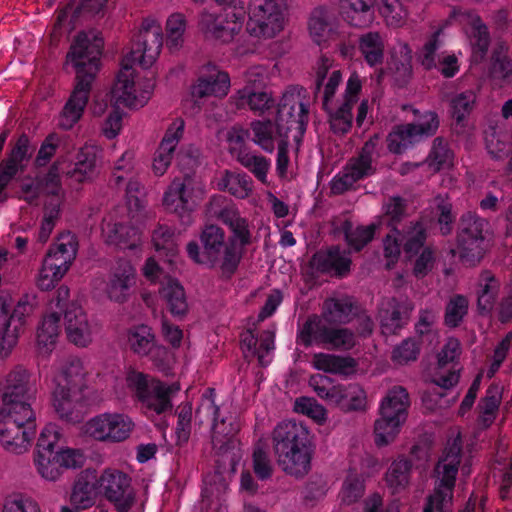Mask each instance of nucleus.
Returning a JSON list of instances; mask_svg holds the SVG:
<instances>
[{
	"label": "nucleus",
	"mask_w": 512,
	"mask_h": 512,
	"mask_svg": "<svg viewBox=\"0 0 512 512\" xmlns=\"http://www.w3.org/2000/svg\"><path fill=\"white\" fill-rule=\"evenodd\" d=\"M163 45L161 25L153 18L143 19L139 32L133 39L131 52L122 61V68L117 75L111 93L117 102L130 108L143 107L149 100L154 83L149 80L142 90H138L134 81L135 71L130 63L138 62L147 69L152 66Z\"/></svg>",
	"instance_id": "obj_1"
},
{
	"label": "nucleus",
	"mask_w": 512,
	"mask_h": 512,
	"mask_svg": "<svg viewBox=\"0 0 512 512\" xmlns=\"http://www.w3.org/2000/svg\"><path fill=\"white\" fill-rule=\"evenodd\" d=\"M103 45L102 38L96 35L91 38L84 31L79 32L70 45L65 64L72 67L75 80L61 112L59 126L62 129H71L83 115L92 85L100 71Z\"/></svg>",
	"instance_id": "obj_2"
},
{
	"label": "nucleus",
	"mask_w": 512,
	"mask_h": 512,
	"mask_svg": "<svg viewBox=\"0 0 512 512\" xmlns=\"http://www.w3.org/2000/svg\"><path fill=\"white\" fill-rule=\"evenodd\" d=\"M407 210V200L399 195L390 196L382 205L378 226L389 230L383 238V253L388 268L397 263L402 251L406 259H411L428 238L427 221L423 216L410 221L403 230L399 229L408 216Z\"/></svg>",
	"instance_id": "obj_3"
},
{
	"label": "nucleus",
	"mask_w": 512,
	"mask_h": 512,
	"mask_svg": "<svg viewBox=\"0 0 512 512\" xmlns=\"http://www.w3.org/2000/svg\"><path fill=\"white\" fill-rule=\"evenodd\" d=\"M278 466L288 475L304 477L311 469L312 435L307 426L294 420L278 423L271 433Z\"/></svg>",
	"instance_id": "obj_4"
},
{
	"label": "nucleus",
	"mask_w": 512,
	"mask_h": 512,
	"mask_svg": "<svg viewBox=\"0 0 512 512\" xmlns=\"http://www.w3.org/2000/svg\"><path fill=\"white\" fill-rule=\"evenodd\" d=\"M228 240L226 233L216 224H206L199 233V243L190 241L186 251L191 260L210 268H219L221 276L230 279L237 271L241 258L227 256Z\"/></svg>",
	"instance_id": "obj_5"
},
{
	"label": "nucleus",
	"mask_w": 512,
	"mask_h": 512,
	"mask_svg": "<svg viewBox=\"0 0 512 512\" xmlns=\"http://www.w3.org/2000/svg\"><path fill=\"white\" fill-rule=\"evenodd\" d=\"M491 236L490 223L476 212L466 211L456 225L455 245L458 258L467 267L483 260Z\"/></svg>",
	"instance_id": "obj_6"
},
{
	"label": "nucleus",
	"mask_w": 512,
	"mask_h": 512,
	"mask_svg": "<svg viewBox=\"0 0 512 512\" xmlns=\"http://www.w3.org/2000/svg\"><path fill=\"white\" fill-rule=\"evenodd\" d=\"M208 213L230 231V235L227 237V256L233 260L236 256H240L242 259L245 248L252 243V233L248 219L241 216L235 203L222 195H216L210 199Z\"/></svg>",
	"instance_id": "obj_7"
},
{
	"label": "nucleus",
	"mask_w": 512,
	"mask_h": 512,
	"mask_svg": "<svg viewBox=\"0 0 512 512\" xmlns=\"http://www.w3.org/2000/svg\"><path fill=\"white\" fill-rule=\"evenodd\" d=\"M461 458L462 444L457 438L445 449L444 456L435 466V472L441 478L433 493L426 498L423 512H449Z\"/></svg>",
	"instance_id": "obj_8"
},
{
	"label": "nucleus",
	"mask_w": 512,
	"mask_h": 512,
	"mask_svg": "<svg viewBox=\"0 0 512 512\" xmlns=\"http://www.w3.org/2000/svg\"><path fill=\"white\" fill-rule=\"evenodd\" d=\"M219 11L203 12L200 16V27L207 37L222 43L231 42L242 30L247 14L242 0H214Z\"/></svg>",
	"instance_id": "obj_9"
},
{
	"label": "nucleus",
	"mask_w": 512,
	"mask_h": 512,
	"mask_svg": "<svg viewBox=\"0 0 512 512\" xmlns=\"http://www.w3.org/2000/svg\"><path fill=\"white\" fill-rule=\"evenodd\" d=\"M36 434L35 414L32 409L0 408V443L14 454L28 451Z\"/></svg>",
	"instance_id": "obj_10"
},
{
	"label": "nucleus",
	"mask_w": 512,
	"mask_h": 512,
	"mask_svg": "<svg viewBox=\"0 0 512 512\" xmlns=\"http://www.w3.org/2000/svg\"><path fill=\"white\" fill-rule=\"evenodd\" d=\"M34 298L24 295L11 311L9 304L0 298V357L6 358L23 333L27 318L33 313Z\"/></svg>",
	"instance_id": "obj_11"
},
{
	"label": "nucleus",
	"mask_w": 512,
	"mask_h": 512,
	"mask_svg": "<svg viewBox=\"0 0 512 512\" xmlns=\"http://www.w3.org/2000/svg\"><path fill=\"white\" fill-rule=\"evenodd\" d=\"M285 0H251L246 31L256 38H273L283 30Z\"/></svg>",
	"instance_id": "obj_12"
},
{
	"label": "nucleus",
	"mask_w": 512,
	"mask_h": 512,
	"mask_svg": "<svg viewBox=\"0 0 512 512\" xmlns=\"http://www.w3.org/2000/svg\"><path fill=\"white\" fill-rule=\"evenodd\" d=\"M275 121L288 134L296 129L303 134L309 122V99L307 90L298 85L289 86L278 104Z\"/></svg>",
	"instance_id": "obj_13"
},
{
	"label": "nucleus",
	"mask_w": 512,
	"mask_h": 512,
	"mask_svg": "<svg viewBox=\"0 0 512 512\" xmlns=\"http://www.w3.org/2000/svg\"><path fill=\"white\" fill-rule=\"evenodd\" d=\"M439 124L438 114L434 111H426L418 116L416 123L395 126L387 136L389 151L395 154L402 153L415 141L433 136Z\"/></svg>",
	"instance_id": "obj_14"
},
{
	"label": "nucleus",
	"mask_w": 512,
	"mask_h": 512,
	"mask_svg": "<svg viewBox=\"0 0 512 512\" xmlns=\"http://www.w3.org/2000/svg\"><path fill=\"white\" fill-rule=\"evenodd\" d=\"M31 373L23 366H15L5 378L0 390V408L32 409L29 403L34 394Z\"/></svg>",
	"instance_id": "obj_15"
},
{
	"label": "nucleus",
	"mask_w": 512,
	"mask_h": 512,
	"mask_svg": "<svg viewBox=\"0 0 512 512\" xmlns=\"http://www.w3.org/2000/svg\"><path fill=\"white\" fill-rule=\"evenodd\" d=\"M133 429L131 418L121 413H103L85 424V433L100 442H123L130 437Z\"/></svg>",
	"instance_id": "obj_16"
},
{
	"label": "nucleus",
	"mask_w": 512,
	"mask_h": 512,
	"mask_svg": "<svg viewBox=\"0 0 512 512\" xmlns=\"http://www.w3.org/2000/svg\"><path fill=\"white\" fill-rule=\"evenodd\" d=\"M105 498L117 512H129L135 503V491L131 477L117 469H105L98 479Z\"/></svg>",
	"instance_id": "obj_17"
},
{
	"label": "nucleus",
	"mask_w": 512,
	"mask_h": 512,
	"mask_svg": "<svg viewBox=\"0 0 512 512\" xmlns=\"http://www.w3.org/2000/svg\"><path fill=\"white\" fill-rule=\"evenodd\" d=\"M461 343L457 338H449L437 356V368L432 382L443 389H450L458 384L460 370L458 359L461 355Z\"/></svg>",
	"instance_id": "obj_18"
},
{
	"label": "nucleus",
	"mask_w": 512,
	"mask_h": 512,
	"mask_svg": "<svg viewBox=\"0 0 512 512\" xmlns=\"http://www.w3.org/2000/svg\"><path fill=\"white\" fill-rule=\"evenodd\" d=\"M127 343L130 350L139 357H148L156 365L161 364L167 356V348L159 344L152 327L139 324L127 331Z\"/></svg>",
	"instance_id": "obj_19"
},
{
	"label": "nucleus",
	"mask_w": 512,
	"mask_h": 512,
	"mask_svg": "<svg viewBox=\"0 0 512 512\" xmlns=\"http://www.w3.org/2000/svg\"><path fill=\"white\" fill-rule=\"evenodd\" d=\"M90 400L86 392L76 390H63L55 388L53 391V407L58 417L72 424L82 422L89 411Z\"/></svg>",
	"instance_id": "obj_20"
},
{
	"label": "nucleus",
	"mask_w": 512,
	"mask_h": 512,
	"mask_svg": "<svg viewBox=\"0 0 512 512\" xmlns=\"http://www.w3.org/2000/svg\"><path fill=\"white\" fill-rule=\"evenodd\" d=\"M310 267L320 274H329L344 278L350 274L352 259L349 252L333 245L326 250H319L311 257Z\"/></svg>",
	"instance_id": "obj_21"
},
{
	"label": "nucleus",
	"mask_w": 512,
	"mask_h": 512,
	"mask_svg": "<svg viewBox=\"0 0 512 512\" xmlns=\"http://www.w3.org/2000/svg\"><path fill=\"white\" fill-rule=\"evenodd\" d=\"M376 173V167L356 156L347 160L342 170L330 182L333 195H342L351 190L358 181L371 177Z\"/></svg>",
	"instance_id": "obj_22"
},
{
	"label": "nucleus",
	"mask_w": 512,
	"mask_h": 512,
	"mask_svg": "<svg viewBox=\"0 0 512 512\" xmlns=\"http://www.w3.org/2000/svg\"><path fill=\"white\" fill-rule=\"evenodd\" d=\"M64 324L68 340L79 347L91 342V329L82 307L74 302L64 311Z\"/></svg>",
	"instance_id": "obj_23"
},
{
	"label": "nucleus",
	"mask_w": 512,
	"mask_h": 512,
	"mask_svg": "<svg viewBox=\"0 0 512 512\" xmlns=\"http://www.w3.org/2000/svg\"><path fill=\"white\" fill-rule=\"evenodd\" d=\"M136 282V270L127 260H120L107 284V295L110 300L124 303L128 300L130 289Z\"/></svg>",
	"instance_id": "obj_24"
},
{
	"label": "nucleus",
	"mask_w": 512,
	"mask_h": 512,
	"mask_svg": "<svg viewBox=\"0 0 512 512\" xmlns=\"http://www.w3.org/2000/svg\"><path fill=\"white\" fill-rule=\"evenodd\" d=\"M72 254L67 257L59 256L54 251L47 252L42 267L37 278V286L42 291H49L64 277L68 272L72 261Z\"/></svg>",
	"instance_id": "obj_25"
},
{
	"label": "nucleus",
	"mask_w": 512,
	"mask_h": 512,
	"mask_svg": "<svg viewBox=\"0 0 512 512\" xmlns=\"http://www.w3.org/2000/svg\"><path fill=\"white\" fill-rule=\"evenodd\" d=\"M191 181L189 176L175 178L163 196V206L166 211L176 214L182 222L190 221L191 209L188 207L187 185Z\"/></svg>",
	"instance_id": "obj_26"
},
{
	"label": "nucleus",
	"mask_w": 512,
	"mask_h": 512,
	"mask_svg": "<svg viewBox=\"0 0 512 512\" xmlns=\"http://www.w3.org/2000/svg\"><path fill=\"white\" fill-rule=\"evenodd\" d=\"M34 151L35 147L31 145L29 136L22 133L15 141L9 142V150L0 162V168L16 176L19 172L26 170Z\"/></svg>",
	"instance_id": "obj_27"
},
{
	"label": "nucleus",
	"mask_w": 512,
	"mask_h": 512,
	"mask_svg": "<svg viewBox=\"0 0 512 512\" xmlns=\"http://www.w3.org/2000/svg\"><path fill=\"white\" fill-rule=\"evenodd\" d=\"M216 390L215 388L208 387L201 395L199 406L196 409V416H200L202 412L212 419V429L215 433L222 434L225 437H232L239 431L237 423L230 422L226 426L227 418L220 419V408L215 403Z\"/></svg>",
	"instance_id": "obj_28"
},
{
	"label": "nucleus",
	"mask_w": 512,
	"mask_h": 512,
	"mask_svg": "<svg viewBox=\"0 0 512 512\" xmlns=\"http://www.w3.org/2000/svg\"><path fill=\"white\" fill-rule=\"evenodd\" d=\"M413 306L408 302L398 301L392 298L387 303V308L380 312L381 330L384 335L398 334L408 323Z\"/></svg>",
	"instance_id": "obj_29"
},
{
	"label": "nucleus",
	"mask_w": 512,
	"mask_h": 512,
	"mask_svg": "<svg viewBox=\"0 0 512 512\" xmlns=\"http://www.w3.org/2000/svg\"><path fill=\"white\" fill-rule=\"evenodd\" d=\"M250 131L251 141L267 153L275 150L281 138L289 137L284 127L278 126L276 121L270 119L253 120L250 123Z\"/></svg>",
	"instance_id": "obj_30"
},
{
	"label": "nucleus",
	"mask_w": 512,
	"mask_h": 512,
	"mask_svg": "<svg viewBox=\"0 0 512 512\" xmlns=\"http://www.w3.org/2000/svg\"><path fill=\"white\" fill-rule=\"evenodd\" d=\"M230 87V78L227 72L214 69L211 73L198 78L191 87V96L202 99L208 96H226Z\"/></svg>",
	"instance_id": "obj_31"
},
{
	"label": "nucleus",
	"mask_w": 512,
	"mask_h": 512,
	"mask_svg": "<svg viewBox=\"0 0 512 512\" xmlns=\"http://www.w3.org/2000/svg\"><path fill=\"white\" fill-rule=\"evenodd\" d=\"M97 149L94 146H84L76 153L74 162L65 172L66 176L77 182L90 181L96 175Z\"/></svg>",
	"instance_id": "obj_32"
},
{
	"label": "nucleus",
	"mask_w": 512,
	"mask_h": 512,
	"mask_svg": "<svg viewBox=\"0 0 512 512\" xmlns=\"http://www.w3.org/2000/svg\"><path fill=\"white\" fill-rule=\"evenodd\" d=\"M99 487L95 471L89 469L82 471L74 482L70 495L71 505L88 509L95 503V491Z\"/></svg>",
	"instance_id": "obj_33"
},
{
	"label": "nucleus",
	"mask_w": 512,
	"mask_h": 512,
	"mask_svg": "<svg viewBox=\"0 0 512 512\" xmlns=\"http://www.w3.org/2000/svg\"><path fill=\"white\" fill-rule=\"evenodd\" d=\"M484 140L488 153L495 159L507 158L512 152V131L502 123L490 124L484 130Z\"/></svg>",
	"instance_id": "obj_34"
},
{
	"label": "nucleus",
	"mask_w": 512,
	"mask_h": 512,
	"mask_svg": "<svg viewBox=\"0 0 512 512\" xmlns=\"http://www.w3.org/2000/svg\"><path fill=\"white\" fill-rule=\"evenodd\" d=\"M358 311L357 302L351 296L328 298L323 303V315L333 324H347Z\"/></svg>",
	"instance_id": "obj_35"
},
{
	"label": "nucleus",
	"mask_w": 512,
	"mask_h": 512,
	"mask_svg": "<svg viewBox=\"0 0 512 512\" xmlns=\"http://www.w3.org/2000/svg\"><path fill=\"white\" fill-rule=\"evenodd\" d=\"M179 390L180 385L178 383L167 384L161 380L154 381L152 391L149 392L147 398L141 404L157 415L164 414L172 410V397Z\"/></svg>",
	"instance_id": "obj_36"
},
{
	"label": "nucleus",
	"mask_w": 512,
	"mask_h": 512,
	"mask_svg": "<svg viewBox=\"0 0 512 512\" xmlns=\"http://www.w3.org/2000/svg\"><path fill=\"white\" fill-rule=\"evenodd\" d=\"M55 388H62L66 391H87V372L85 371L83 363L79 358L69 357L66 360L62 367Z\"/></svg>",
	"instance_id": "obj_37"
},
{
	"label": "nucleus",
	"mask_w": 512,
	"mask_h": 512,
	"mask_svg": "<svg viewBox=\"0 0 512 512\" xmlns=\"http://www.w3.org/2000/svg\"><path fill=\"white\" fill-rule=\"evenodd\" d=\"M413 463L405 455H399L388 467L384 480L393 494L403 492L411 481Z\"/></svg>",
	"instance_id": "obj_38"
},
{
	"label": "nucleus",
	"mask_w": 512,
	"mask_h": 512,
	"mask_svg": "<svg viewBox=\"0 0 512 512\" xmlns=\"http://www.w3.org/2000/svg\"><path fill=\"white\" fill-rule=\"evenodd\" d=\"M477 291V310L482 316L488 315L494 308L500 290V281L490 270L479 275Z\"/></svg>",
	"instance_id": "obj_39"
},
{
	"label": "nucleus",
	"mask_w": 512,
	"mask_h": 512,
	"mask_svg": "<svg viewBox=\"0 0 512 512\" xmlns=\"http://www.w3.org/2000/svg\"><path fill=\"white\" fill-rule=\"evenodd\" d=\"M374 0H340L343 17L351 26L365 27L374 19Z\"/></svg>",
	"instance_id": "obj_40"
},
{
	"label": "nucleus",
	"mask_w": 512,
	"mask_h": 512,
	"mask_svg": "<svg viewBox=\"0 0 512 512\" xmlns=\"http://www.w3.org/2000/svg\"><path fill=\"white\" fill-rule=\"evenodd\" d=\"M314 368L332 374L349 376L356 372L358 362L351 356L316 353L313 356Z\"/></svg>",
	"instance_id": "obj_41"
},
{
	"label": "nucleus",
	"mask_w": 512,
	"mask_h": 512,
	"mask_svg": "<svg viewBox=\"0 0 512 512\" xmlns=\"http://www.w3.org/2000/svg\"><path fill=\"white\" fill-rule=\"evenodd\" d=\"M510 47L506 42H498L494 47L488 69L489 77L500 83H509L512 80V58L509 55Z\"/></svg>",
	"instance_id": "obj_42"
},
{
	"label": "nucleus",
	"mask_w": 512,
	"mask_h": 512,
	"mask_svg": "<svg viewBox=\"0 0 512 512\" xmlns=\"http://www.w3.org/2000/svg\"><path fill=\"white\" fill-rule=\"evenodd\" d=\"M330 326L317 314L309 315L297 335V343L309 348L324 347Z\"/></svg>",
	"instance_id": "obj_43"
},
{
	"label": "nucleus",
	"mask_w": 512,
	"mask_h": 512,
	"mask_svg": "<svg viewBox=\"0 0 512 512\" xmlns=\"http://www.w3.org/2000/svg\"><path fill=\"white\" fill-rule=\"evenodd\" d=\"M378 228L377 224H369L367 226H357L354 228L353 223L349 219H345L337 228L336 231L344 235V239L355 252H360L368 243H370Z\"/></svg>",
	"instance_id": "obj_44"
},
{
	"label": "nucleus",
	"mask_w": 512,
	"mask_h": 512,
	"mask_svg": "<svg viewBox=\"0 0 512 512\" xmlns=\"http://www.w3.org/2000/svg\"><path fill=\"white\" fill-rule=\"evenodd\" d=\"M168 311L175 317H183L188 312V303L183 286L178 280L168 278L159 290Z\"/></svg>",
	"instance_id": "obj_45"
},
{
	"label": "nucleus",
	"mask_w": 512,
	"mask_h": 512,
	"mask_svg": "<svg viewBox=\"0 0 512 512\" xmlns=\"http://www.w3.org/2000/svg\"><path fill=\"white\" fill-rule=\"evenodd\" d=\"M409 405L410 401L407 390L402 386H394L388 391L381 403L380 415L391 416L405 422Z\"/></svg>",
	"instance_id": "obj_46"
},
{
	"label": "nucleus",
	"mask_w": 512,
	"mask_h": 512,
	"mask_svg": "<svg viewBox=\"0 0 512 512\" xmlns=\"http://www.w3.org/2000/svg\"><path fill=\"white\" fill-rule=\"evenodd\" d=\"M503 389L499 384L492 383L488 386L485 396L478 403L479 422L484 427H490L498 414L502 402Z\"/></svg>",
	"instance_id": "obj_47"
},
{
	"label": "nucleus",
	"mask_w": 512,
	"mask_h": 512,
	"mask_svg": "<svg viewBox=\"0 0 512 512\" xmlns=\"http://www.w3.org/2000/svg\"><path fill=\"white\" fill-rule=\"evenodd\" d=\"M358 49L365 62L371 66L381 65L384 61V40L379 32L370 31L358 39Z\"/></svg>",
	"instance_id": "obj_48"
},
{
	"label": "nucleus",
	"mask_w": 512,
	"mask_h": 512,
	"mask_svg": "<svg viewBox=\"0 0 512 512\" xmlns=\"http://www.w3.org/2000/svg\"><path fill=\"white\" fill-rule=\"evenodd\" d=\"M107 242L119 249H135L141 244V231L128 223H115L108 230Z\"/></svg>",
	"instance_id": "obj_49"
},
{
	"label": "nucleus",
	"mask_w": 512,
	"mask_h": 512,
	"mask_svg": "<svg viewBox=\"0 0 512 512\" xmlns=\"http://www.w3.org/2000/svg\"><path fill=\"white\" fill-rule=\"evenodd\" d=\"M219 186L239 199L247 198L253 190V182L249 175L246 173H233L228 170L225 171Z\"/></svg>",
	"instance_id": "obj_50"
},
{
	"label": "nucleus",
	"mask_w": 512,
	"mask_h": 512,
	"mask_svg": "<svg viewBox=\"0 0 512 512\" xmlns=\"http://www.w3.org/2000/svg\"><path fill=\"white\" fill-rule=\"evenodd\" d=\"M245 105H248L253 112L261 115L274 106V99L266 92H253L244 88L237 92L236 106L241 108Z\"/></svg>",
	"instance_id": "obj_51"
},
{
	"label": "nucleus",
	"mask_w": 512,
	"mask_h": 512,
	"mask_svg": "<svg viewBox=\"0 0 512 512\" xmlns=\"http://www.w3.org/2000/svg\"><path fill=\"white\" fill-rule=\"evenodd\" d=\"M352 109L350 100L344 101L336 110L330 105L328 109H323L328 114L330 128L335 134L344 135L350 131L353 121Z\"/></svg>",
	"instance_id": "obj_52"
},
{
	"label": "nucleus",
	"mask_w": 512,
	"mask_h": 512,
	"mask_svg": "<svg viewBox=\"0 0 512 512\" xmlns=\"http://www.w3.org/2000/svg\"><path fill=\"white\" fill-rule=\"evenodd\" d=\"M469 310V300L465 295L454 294L445 306L444 324L448 328L461 325Z\"/></svg>",
	"instance_id": "obj_53"
},
{
	"label": "nucleus",
	"mask_w": 512,
	"mask_h": 512,
	"mask_svg": "<svg viewBox=\"0 0 512 512\" xmlns=\"http://www.w3.org/2000/svg\"><path fill=\"white\" fill-rule=\"evenodd\" d=\"M404 422L387 415H381L374 425L375 444L384 447L392 443Z\"/></svg>",
	"instance_id": "obj_54"
},
{
	"label": "nucleus",
	"mask_w": 512,
	"mask_h": 512,
	"mask_svg": "<svg viewBox=\"0 0 512 512\" xmlns=\"http://www.w3.org/2000/svg\"><path fill=\"white\" fill-rule=\"evenodd\" d=\"M237 161L248 169L262 183L267 182V173L270 168V161L262 156L255 155L246 149H239L236 153Z\"/></svg>",
	"instance_id": "obj_55"
},
{
	"label": "nucleus",
	"mask_w": 512,
	"mask_h": 512,
	"mask_svg": "<svg viewBox=\"0 0 512 512\" xmlns=\"http://www.w3.org/2000/svg\"><path fill=\"white\" fill-rule=\"evenodd\" d=\"M476 99V94L472 90L461 92L451 98L450 113L457 125L463 126L464 120L475 107Z\"/></svg>",
	"instance_id": "obj_56"
},
{
	"label": "nucleus",
	"mask_w": 512,
	"mask_h": 512,
	"mask_svg": "<svg viewBox=\"0 0 512 512\" xmlns=\"http://www.w3.org/2000/svg\"><path fill=\"white\" fill-rule=\"evenodd\" d=\"M154 381L159 380L132 368L126 373L127 387L133 392L134 396L140 403H142L147 398L149 392L152 391Z\"/></svg>",
	"instance_id": "obj_57"
},
{
	"label": "nucleus",
	"mask_w": 512,
	"mask_h": 512,
	"mask_svg": "<svg viewBox=\"0 0 512 512\" xmlns=\"http://www.w3.org/2000/svg\"><path fill=\"white\" fill-rule=\"evenodd\" d=\"M61 314L51 312L44 316L37 330V342L40 346H53L60 332Z\"/></svg>",
	"instance_id": "obj_58"
},
{
	"label": "nucleus",
	"mask_w": 512,
	"mask_h": 512,
	"mask_svg": "<svg viewBox=\"0 0 512 512\" xmlns=\"http://www.w3.org/2000/svg\"><path fill=\"white\" fill-rule=\"evenodd\" d=\"M373 2L387 25L399 27L404 23L407 11L401 0H374Z\"/></svg>",
	"instance_id": "obj_59"
},
{
	"label": "nucleus",
	"mask_w": 512,
	"mask_h": 512,
	"mask_svg": "<svg viewBox=\"0 0 512 512\" xmlns=\"http://www.w3.org/2000/svg\"><path fill=\"white\" fill-rule=\"evenodd\" d=\"M177 424L175 428L176 445L182 447L190 439L192 430V403L183 402L176 410Z\"/></svg>",
	"instance_id": "obj_60"
},
{
	"label": "nucleus",
	"mask_w": 512,
	"mask_h": 512,
	"mask_svg": "<svg viewBox=\"0 0 512 512\" xmlns=\"http://www.w3.org/2000/svg\"><path fill=\"white\" fill-rule=\"evenodd\" d=\"M356 345L355 333L343 327H330L324 347L337 351H349Z\"/></svg>",
	"instance_id": "obj_61"
},
{
	"label": "nucleus",
	"mask_w": 512,
	"mask_h": 512,
	"mask_svg": "<svg viewBox=\"0 0 512 512\" xmlns=\"http://www.w3.org/2000/svg\"><path fill=\"white\" fill-rule=\"evenodd\" d=\"M186 19L182 13H173L166 21V45L169 50H178L183 44Z\"/></svg>",
	"instance_id": "obj_62"
},
{
	"label": "nucleus",
	"mask_w": 512,
	"mask_h": 512,
	"mask_svg": "<svg viewBox=\"0 0 512 512\" xmlns=\"http://www.w3.org/2000/svg\"><path fill=\"white\" fill-rule=\"evenodd\" d=\"M34 464L41 477L49 481H56L63 472L57 452L35 454Z\"/></svg>",
	"instance_id": "obj_63"
},
{
	"label": "nucleus",
	"mask_w": 512,
	"mask_h": 512,
	"mask_svg": "<svg viewBox=\"0 0 512 512\" xmlns=\"http://www.w3.org/2000/svg\"><path fill=\"white\" fill-rule=\"evenodd\" d=\"M452 157L453 153L448 148L447 142L442 137H437L433 141L432 149L426 162L434 172H438L444 167L449 166Z\"/></svg>",
	"instance_id": "obj_64"
}]
</instances>
